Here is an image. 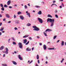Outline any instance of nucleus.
I'll list each match as a JSON object with an SVG mask.
<instances>
[{"label": "nucleus", "instance_id": "f257e3e1", "mask_svg": "<svg viewBox=\"0 0 66 66\" xmlns=\"http://www.w3.org/2000/svg\"><path fill=\"white\" fill-rule=\"evenodd\" d=\"M55 20L54 19H50L49 18H48L47 19V22H48L49 21L50 22H51V27H52L53 26V25H54V21Z\"/></svg>", "mask_w": 66, "mask_h": 66}, {"label": "nucleus", "instance_id": "f03ea898", "mask_svg": "<svg viewBox=\"0 0 66 66\" xmlns=\"http://www.w3.org/2000/svg\"><path fill=\"white\" fill-rule=\"evenodd\" d=\"M32 28H34L33 29V30L34 31H39V28H38L35 26H33Z\"/></svg>", "mask_w": 66, "mask_h": 66}, {"label": "nucleus", "instance_id": "7ed1b4c3", "mask_svg": "<svg viewBox=\"0 0 66 66\" xmlns=\"http://www.w3.org/2000/svg\"><path fill=\"white\" fill-rule=\"evenodd\" d=\"M5 49V52L4 51H3V53H5L6 54H8V51H9L8 48H7V47H6V48Z\"/></svg>", "mask_w": 66, "mask_h": 66}, {"label": "nucleus", "instance_id": "20e7f679", "mask_svg": "<svg viewBox=\"0 0 66 66\" xmlns=\"http://www.w3.org/2000/svg\"><path fill=\"white\" fill-rule=\"evenodd\" d=\"M38 20L39 21V22L40 23H43V20H42V19H40V18H38Z\"/></svg>", "mask_w": 66, "mask_h": 66}, {"label": "nucleus", "instance_id": "39448f33", "mask_svg": "<svg viewBox=\"0 0 66 66\" xmlns=\"http://www.w3.org/2000/svg\"><path fill=\"white\" fill-rule=\"evenodd\" d=\"M18 45L20 48H22V45L21 43H18Z\"/></svg>", "mask_w": 66, "mask_h": 66}, {"label": "nucleus", "instance_id": "423d86ee", "mask_svg": "<svg viewBox=\"0 0 66 66\" xmlns=\"http://www.w3.org/2000/svg\"><path fill=\"white\" fill-rule=\"evenodd\" d=\"M11 0H9L7 2V5H9L11 4Z\"/></svg>", "mask_w": 66, "mask_h": 66}, {"label": "nucleus", "instance_id": "0eeeda50", "mask_svg": "<svg viewBox=\"0 0 66 66\" xmlns=\"http://www.w3.org/2000/svg\"><path fill=\"white\" fill-rule=\"evenodd\" d=\"M20 19H22V20H23L24 19V18L22 15H21L20 16Z\"/></svg>", "mask_w": 66, "mask_h": 66}, {"label": "nucleus", "instance_id": "6e6552de", "mask_svg": "<svg viewBox=\"0 0 66 66\" xmlns=\"http://www.w3.org/2000/svg\"><path fill=\"white\" fill-rule=\"evenodd\" d=\"M27 42V39H26L23 40V43L24 44H26Z\"/></svg>", "mask_w": 66, "mask_h": 66}, {"label": "nucleus", "instance_id": "1a4fd4ad", "mask_svg": "<svg viewBox=\"0 0 66 66\" xmlns=\"http://www.w3.org/2000/svg\"><path fill=\"white\" fill-rule=\"evenodd\" d=\"M26 13H27V15H28L29 17H31V16H30V13H28V11H27L26 12Z\"/></svg>", "mask_w": 66, "mask_h": 66}, {"label": "nucleus", "instance_id": "9d476101", "mask_svg": "<svg viewBox=\"0 0 66 66\" xmlns=\"http://www.w3.org/2000/svg\"><path fill=\"white\" fill-rule=\"evenodd\" d=\"M18 57L19 59L20 60H22V58L20 56V55H18Z\"/></svg>", "mask_w": 66, "mask_h": 66}, {"label": "nucleus", "instance_id": "9b49d317", "mask_svg": "<svg viewBox=\"0 0 66 66\" xmlns=\"http://www.w3.org/2000/svg\"><path fill=\"white\" fill-rule=\"evenodd\" d=\"M43 48L44 49V50H46V49L47 48V47H46V45H44L43 46Z\"/></svg>", "mask_w": 66, "mask_h": 66}, {"label": "nucleus", "instance_id": "f8f14e48", "mask_svg": "<svg viewBox=\"0 0 66 66\" xmlns=\"http://www.w3.org/2000/svg\"><path fill=\"white\" fill-rule=\"evenodd\" d=\"M12 63L13 64H14V65H16L17 64V63H16L15 61H12Z\"/></svg>", "mask_w": 66, "mask_h": 66}, {"label": "nucleus", "instance_id": "ddd939ff", "mask_svg": "<svg viewBox=\"0 0 66 66\" xmlns=\"http://www.w3.org/2000/svg\"><path fill=\"white\" fill-rule=\"evenodd\" d=\"M6 17L7 18H10V15L8 14H5Z\"/></svg>", "mask_w": 66, "mask_h": 66}, {"label": "nucleus", "instance_id": "4468645a", "mask_svg": "<svg viewBox=\"0 0 66 66\" xmlns=\"http://www.w3.org/2000/svg\"><path fill=\"white\" fill-rule=\"evenodd\" d=\"M4 46H2L1 47V48H0V50H3V49H4Z\"/></svg>", "mask_w": 66, "mask_h": 66}, {"label": "nucleus", "instance_id": "2eb2a0df", "mask_svg": "<svg viewBox=\"0 0 66 66\" xmlns=\"http://www.w3.org/2000/svg\"><path fill=\"white\" fill-rule=\"evenodd\" d=\"M52 31V30L51 29H47L45 31L46 33V32H47V31H48L49 32V31Z\"/></svg>", "mask_w": 66, "mask_h": 66}, {"label": "nucleus", "instance_id": "dca6fc26", "mask_svg": "<svg viewBox=\"0 0 66 66\" xmlns=\"http://www.w3.org/2000/svg\"><path fill=\"white\" fill-rule=\"evenodd\" d=\"M42 11H39L38 13V14L39 15H41V14H42Z\"/></svg>", "mask_w": 66, "mask_h": 66}, {"label": "nucleus", "instance_id": "f3484780", "mask_svg": "<svg viewBox=\"0 0 66 66\" xmlns=\"http://www.w3.org/2000/svg\"><path fill=\"white\" fill-rule=\"evenodd\" d=\"M26 50L28 51H31V49L29 48H26Z\"/></svg>", "mask_w": 66, "mask_h": 66}, {"label": "nucleus", "instance_id": "a211bd4d", "mask_svg": "<svg viewBox=\"0 0 66 66\" xmlns=\"http://www.w3.org/2000/svg\"><path fill=\"white\" fill-rule=\"evenodd\" d=\"M64 41H62V42L61 45L62 46H64Z\"/></svg>", "mask_w": 66, "mask_h": 66}, {"label": "nucleus", "instance_id": "6ab92c4d", "mask_svg": "<svg viewBox=\"0 0 66 66\" xmlns=\"http://www.w3.org/2000/svg\"><path fill=\"white\" fill-rule=\"evenodd\" d=\"M29 35H26L23 37V38H25L26 37H28L29 36Z\"/></svg>", "mask_w": 66, "mask_h": 66}, {"label": "nucleus", "instance_id": "aec40b11", "mask_svg": "<svg viewBox=\"0 0 66 66\" xmlns=\"http://www.w3.org/2000/svg\"><path fill=\"white\" fill-rule=\"evenodd\" d=\"M48 49H49V50H54V48L53 47L52 48H48Z\"/></svg>", "mask_w": 66, "mask_h": 66}, {"label": "nucleus", "instance_id": "412c9836", "mask_svg": "<svg viewBox=\"0 0 66 66\" xmlns=\"http://www.w3.org/2000/svg\"><path fill=\"white\" fill-rule=\"evenodd\" d=\"M48 17H50L51 18H52V16H51V15H50V14H48Z\"/></svg>", "mask_w": 66, "mask_h": 66}, {"label": "nucleus", "instance_id": "4be33fe9", "mask_svg": "<svg viewBox=\"0 0 66 66\" xmlns=\"http://www.w3.org/2000/svg\"><path fill=\"white\" fill-rule=\"evenodd\" d=\"M1 10L2 11H4V8L3 7L1 8Z\"/></svg>", "mask_w": 66, "mask_h": 66}, {"label": "nucleus", "instance_id": "5701e85b", "mask_svg": "<svg viewBox=\"0 0 66 66\" xmlns=\"http://www.w3.org/2000/svg\"><path fill=\"white\" fill-rule=\"evenodd\" d=\"M21 13H22L21 12H19L17 13V14L18 15H19V14H21Z\"/></svg>", "mask_w": 66, "mask_h": 66}, {"label": "nucleus", "instance_id": "b1692460", "mask_svg": "<svg viewBox=\"0 0 66 66\" xmlns=\"http://www.w3.org/2000/svg\"><path fill=\"white\" fill-rule=\"evenodd\" d=\"M4 29V28H2L0 29V31H3Z\"/></svg>", "mask_w": 66, "mask_h": 66}, {"label": "nucleus", "instance_id": "393cba45", "mask_svg": "<svg viewBox=\"0 0 66 66\" xmlns=\"http://www.w3.org/2000/svg\"><path fill=\"white\" fill-rule=\"evenodd\" d=\"M43 33L44 34L45 36H47V34L46 33H45V32H44Z\"/></svg>", "mask_w": 66, "mask_h": 66}, {"label": "nucleus", "instance_id": "a878e982", "mask_svg": "<svg viewBox=\"0 0 66 66\" xmlns=\"http://www.w3.org/2000/svg\"><path fill=\"white\" fill-rule=\"evenodd\" d=\"M12 44L13 45H16V43L15 42H13Z\"/></svg>", "mask_w": 66, "mask_h": 66}, {"label": "nucleus", "instance_id": "bb28decb", "mask_svg": "<svg viewBox=\"0 0 66 66\" xmlns=\"http://www.w3.org/2000/svg\"><path fill=\"white\" fill-rule=\"evenodd\" d=\"M35 7H37V8H40V6H36Z\"/></svg>", "mask_w": 66, "mask_h": 66}, {"label": "nucleus", "instance_id": "cd10ccee", "mask_svg": "<svg viewBox=\"0 0 66 66\" xmlns=\"http://www.w3.org/2000/svg\"><path fill=\"white\" fill-rule=\"evenodd\" d=\"M56 36H54L53 38V39H55L56 38Z\"/></svg>", "mask_w": 66, "mask_h": 66}, {"label": "nucleus", "instance_id": "c85d7f7f", "mask_svg": "<svg viewBox=\"0 0 66 66\" xmlns=\"http://www.w3.org/2000/svg\"><path fill=\"white\" fill-rule=\"evenodd\" d=\"M64 60V58H63L61 60V63H63V62Z\"/></svg>", "mask_w": 66, "mask_h": 66}, {"label": "nucleus", "instance_id": "c756f323", "mask_svg": "<svg viewBox=\"0 0 66 66\" xmlns=\"http://www.w3.org/2000/svg\"><path fill=\"white\" fill-rule=\"evenodd\" d=\"M37 60L39 59V56H38V55H37Z\"/></svg>", "mask_w": 66, "mask_h": 66}, {"label": "nucleus", "instance_id": "7c9ffc66", "mask_svg": "<svg viewBox=\"0 0 66 66\" xmlns=\"http://www.w3.org/2000/svg\"><path fill=\"white\" fill-rule=\"evenodd\" d=\"M2 65L3 66H7V65L6 64H2Z\"/></svg>", "mask_w": 66, "mask_h": 66}, {"label": "nucleus", "instance_id": "2f4dec72", "mask_svg": "<svg viewBox=\"0 0 66 66\" xmlns=\"http://www.w3.org/2000/svg\"><path fill=\"white\" fill-rule=\"evenodd\" d=\"M27 26H31V24L30 23H28L27 24Z\"/></svg>", "mask_w": 66, "mask_h": 66}, {"label": "nucleus", "instance_id": "473e14b6", "mask_svg": "<svg viewBox=\"0 0 66 66\" xmlns=\"http://www.w3.org/2000/svg\"><path fill=\"white\" fill-rule=\"evenodd\" d=\"M4 7H7V5H6L5 4L4 5Z\"/></svg>", "mask_w": 66, "mask_h": 66}, {"label": "nucleus", "instance_id": "72a5a7b5", "mask_svg": "<svg viewBox=\"0 0 66 66\" xmlns=\"http://www.w3.org/2000/svg\"><path fill=\"white\" fill-rule=\"evenodd\" d=\"M29 43V41H28L27 43H26L25 44L26 45H28Z\"/></svg>", "mask_w": 66, "mask_h": 66}, {"label": "nucleus", "instance_id": "f704fd0d", "mask_svg": "<svg viewBox=\"0 0 66 66\" xmlns=\"http://www.w3.org/2000/svg\"><path fill=\"white\" fill-rule=\"evenodd\" d=\"M55 17H56L57 18H59V17H58V15H57L56 14L55 15Z\"/></svg>", "mask_w": 66, "mask_h": 66}, {"label": "nucleus", "instance_id": "c9c22d12", "mask_svg": "<svg viewBox=\"0 0 66 66\" xmlns=\"http://www.w3.org/2000/svg\"><path fill=\"white\" fill-rule=\"evenodd\" d=\"M0 5L1 7H3V4H1Z\"/></svg>", "mask_w": 66, "mask_h": 66}, {"label": "nucleus", "instance_id": "e433bc0d", "mask_svg": "<svg viewBox=\"0 0 66 66\" xmlns=\"http://www.w3.org/2000/svg\"><path fill=\"white\" fill-rule=\"evenodd\" d=\"M29 38L30 40H32V38H31V37H29Z\"/></svg>", "mask_w": 66, "mask_h": 66}, {"label": "nucleus", "instance_id": "4c0bfd02", "mask_svg": "<svg viewBox=\"0 0 66 66\" xmlns=\"http://www.w3.org/2000/svg\"><path fill=\"white\" fill-rule=\"evenodd\" d=\"M24 7H25V9H27V5H24Z\"/></svg>", "mask_w": 66, "mask_h": 66}, {"label": "nucleus", "instance_id": "58836bf2", "mask_svg": "<svg viewBox=\"0 0 66 66\" xmlns=\"http://www.w3.org/2000/svg\"><path fill=\"white\" fill-rule=\"evenodd\" d=\"M38 64H39V63H40V62H39V60H38Z\"/></svg>", "mask_w": 66, "mask_h": 66}, {"label": "nucleus", "instance_id": "ea45409f", "mask_svg": "<svg viewBox=\"0 0 66 66\" xmlns=\"http://www.w3.org/2000/svg\"><path fill=\"white\" fill-rule=\"evenodd\" d=\"M10 40H11V39H9L8 40V43H10Z\"/></svg>", "mask_w": 66, "mask_h": 66}, {"label": "nucleus", "instance_id": "a19ab883", "mask_svg": "<svg viewBox=\"0 0 66 66\" xmlns=\"http://www.w3.org/2000/svg\"><path fill=\"white\" fill-rule=\"evenodd\" d=\"M18 29V28L16 27H15L14 28V29H15V30H17Z\"/></svg>", "mask_w": 66, "mask_h": 66}, {"label": "nucleus", "instance_id": "79ce46f5", "mask_svg": "<svg viewBox=\"0 0 66 66\" xmlns=\"http://www.w3.org/2000/svg\"><path fill=\"white\" fill-rule=\"evenodd\" d=\"M62 5H63V7L64 6V5L62 3Z\"/></svg>", "mask_w": 66, "mask_h": 66}, {"label": "nucleus", "instance_id": "37998d69", "mask_svg": "<svg viewBox=\"0 0 66 66\" xmlns=\"http://www.w3.org/2000/svg\"><path fill=\"white\" fill-rule=\"evenodd\" d=\"M2 24V22L0 23V26H1Z\"/></svg>", "mask_w": 66, "mask_h": 66}, {"label": "nucleus", "instance_id": "c03bdc74", "mask_svg": "<svg viewBox=\"0 0 66 66\" xmlns=\"http://www.w3.org/2000/svg\"><path fill=\"white\" fill-rule=\"evenodd\" d=\"M52 5H56V6H57V5H56V4H52Z\"/></svg>", "mask_w": 66, "mask_h": 66}, {"label": "nucleus", "instance_id": "a18cd8bd", "mask_svg": "<svg viewBox=\"0 0 66 66\" xmlns=\"http://www.w3.org/2000/svg\"><path fill=\"white\" fill-rule=\"evenodd\" d=\"M12 39L13 40H14V41H15V39H14V38L13 37L12 38Z\"/></svg>", "mask_w": 66, "mask_h": 66}, {"label": "nucleus", "instance_id": "49530a36", "mask_svg": "<svg viewBox=\"0 0 66 66\" xmlns=\"http://www.w3.org/2000/svg\"><path fill=\"white\" fill-rule=\"evenodd\" d=\"M32 62H33V60H32L31 62H30L29 64H31V63H32Z\"/></svg>", "mask_w": 66, "mask_h": 66}, {"label": "nucleus", "instance_id": "de8ad7c7", "mask_svg": "<svg viewBox=\"0 0 66 66\" xmlns=\"http://www.w3.org/2000/svg\"><path fill=\"white\" fill-rule=\"evenodd\" d=\"M53 3H55V1H53Z\"/></svg>", "mask_w": 66, "mask_h": 66}, {"label": "nucleus", "instance_id": "09e8293b", "mask_svg": "<svg viewBox=\"0 0 66 66\" xmlns=\"http://www.w3.org/2000/svg\"><path fill=\"white\" fill-rule=\"evenodd\" d=\"M9 9H11V8H12V7L11 6H9Z\"/></svg>", "mask_w": 66, "mask_h": 66}, {"label": "nucleus", "instance_id": "8fccbe9b", "mask_svg": "<svg viewBox=\"0 0 66 66\" xmlns=\"http://www.w3.org/2000/svg\"><path fill=\"white\" fill-rule=\"evenodd\" d=\"M16 23H19V22L18 21H17L16 22Z\"/></svg>", "mask_w": 66, "mask_h": 66}, {"label": "nucleus", "instance_id": "3c124183", "mask_svg": "<svg viewBox=\"0 0 66 66\" xmlns=\"http://www.w3.org/2000/svg\"><path fill=\"white\" fill-rule=\"evenodd\" d=\"M37 38H40V37H39V36H37Z\"/></svg>", "mask_w": 66, "mask_h": 66}, {"label": "nucleus", "instance_id": "603ef678", "mask_svg": "<svg viewBox=\"0 0 66 66\" xmlns=\"http://www.w3.org/2000/svg\"><path fill=\"white\" fill-rule=\"evenodd\" d=\"M60 41V40H58L56 42V43H59V42Z\"/></svg>", "mask_w": 66, "mask_h": 66}, {"label": "nucleus", "instance_id": "864d4df0", "mask_svg": "<svg viewBox=\"0 0 66 66\" xmlns=\"http://www.w3.org/2000/svg\"><path fill=\"white\" fill-rule=\"evenodd\" d=\"M34 47H32V51H33V50H34Z\"/></svg>", "mask_w": 66, "mask_h": 66}, {"label": "nucleus", "instance_id": "5fc2aeb1", "mask_svg": "<svg viewBox=\"0 0 66 66\" xmlns=\"http://www.w3.org/2000/svg\"><path fill=\"white\" fill-rule=\"evenodd\" d=\"M28 5L29 6H30V4H28Z\"/></svg>", "mask_w": 66, "mask_h": 66}, {"label": "nucleus", "instance_id": "6e6d98bb", "mask_svg": "<svg viewBox=\"0 0 66 66\" xmlns=\"http://www.w3.org/2000/svg\"><path fill=\"white\" fill-rule=\"evenodd\" d=\"M2 17V15L0 14V17Z\"/></svg>", "mask_w": 66, "mask_h": 66}, {"label": "nucleus", "instance_id": "4d7b16f0", "mask_svg": "<svg viewBox=\"0 0 66 66\" xmlns=\"http://www.w3.org/2000/svg\"><path fill=\"white\" fill-rule=\"evenodd\" d=\"M60 8H62V6H60Z\"/></svg>", "mask_w": 66, "mask_h": 66}, {"label": "nucleus", "instance_id": "13d9d810", "mask_svg": "<svg viewBox=\"0 0 66 66\" xmlns=\"http://www.w3.org/2000/svg\"><path fill=\"white\" fill-rule=\"evenodd\" d=\"M2 35V33L1 32H0V36Z\"/></svg>", "mask_w": 66, "mask_h": 66}, {"label": "nucleus", "instance_id": "bf43d9fd", "mask_svg": "<svg viewBox=\"0 0 66 66\" xmlns=\"http://www.w3.org/2000/svg\"><path fill=\"white\" fill-rule=\"evenodd\" d=\"M14 17L15 18L16 17V15H14Z\"/></svg>", "mask_w": 66, "mask_h": 66}, {"label": "nucleus", "instance_id": "052dcab7", "mask_svg": "<svg viewBox=\"0 0 66 66\" xmlns=\"http://www.w3.org/2000/svg\"><path fill=\"white\" fill-rule=\"evenodd\" d=\"M17 5H16V4H15L14 5V6H15V7L16 6V7H17Z\"/></svg>", "mask_w": 66, "mask_h": 66}, {"label": "nucleus", "instance_id": "680f3d73", "mask_svg": "<svg viewBox=\"0 0 66 66\" xmlns=\"http://www.w3.org/2000/svg\"><path fill=\"white\" fill-rule=\"evenodd\" d=\"M39 45L40 46H42V43H39Z\"/></svg>", "mask_w": 66, "mask_h": 66}, {"label": "nucleus", "instance_id": "e2e57ef3", "mask_svg": "<svg viewBox=\"0 0 66 66\" xmlns=\"http://www.w3.org/2000/svg\"><path fill=\"white\" fill-rule=\"evenodd\" d=\"M55 13H57V10H55Z\"/></svg>", "mask_w": 66, "mask_h": 66}, {"label": "nucleus", "instance_id": "0e129e2a", "mask_svg": "<svg viewBox=\"0 0 66 66\" xmlns=\"http://www.w3.org/2000/svg\"><path fill=\"white\" fill-rule=\"evenodd\" d=\"M5 19H3V21H5Z\"/></svg>", "mask_w": 66, "mask_h": 66}, {"label": "nucleus", "instance_id": "69168bd1", "mask_svg": "<svg viewBox=\"0 0 66 66\" xmlns=\"http://www.w3.org/2000/svg\"><path fill=\"white\" fill-rule=\"evenodd\" d=\"M36 66H38V65H37V64H36Z\"/></svg>", "mask_w": 66, "mask_h": 66}, {"label": "nucleus", "instance_id": "338daca9", "mask_svg": "<svg viewBox=\"0 0 66 66\" xmlns=\"http://www.w3.org/2000/svg\"><path fill=\"white\" fill-rule=\"evenodd\" d=\"M5 54H4L3 55V57H5Z\"/></svg>", "mask_w": 66, "mask_h": 66}, {"label": "nucleus", "instance_id": "774afa93", "mask_svg": "<svg viewBox=\"0 0 66 66\" xmlns=\"http://www.w3.org/2000/svg\"><path fill=\"white\" fill-rule=\"evenodd\" d=\"M11 22V21H10L8 22V23H10Z\"/></svg>", "mask_w": 66, "mask_h": 66}]
</instances>
